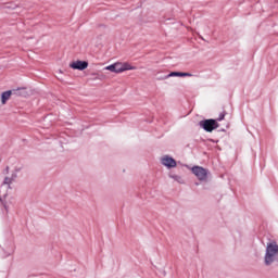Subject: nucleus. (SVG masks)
Segmentation results:
<instances>
[{"instance_id": "6e6552de", "label": "nucleus", "mask_w": 278, "mask_h": 278, "mask_svg": "<svg viewBox=\"0 0 278 278\" xmlns=\"http://www.w3.org/2000/svg\"><path fill=\"white\" fill-rule=\"evenodd\" d=\"M10 97H12L11 90L2 92V96H1L2 105H5V103H8V100L10 99Z\"/></svg>"}, {"instance_id": "39448f33", "label": "nucleus", "mask_w": 278, "mask_h": 278, "mask_svg": "<svg viewBox=\"0 0 278 278\" xmlns=\"http://www.w3.org/2000/svg\"><path fill=\"white\" fill-rule=\"evenodd\" d=\"M70 68L74 71H86V68H88V61H74L70 63Z\"/></svg>"}, {"instance_id": "7ed1b4c3", "label": "nucleus", "mask_w": 278, "mask_h": 278, "mask_svg": "<svg viewBox=\"0 0 278 278\" xmlns=\"http://www.w3.org/2000/svg\"><path fill=\"white\" fill-rule=\"evenodd\" d=\"M192 173L198 177L200 181H205L207 179V169L201 167V166H194L192 167Z\"/></svg>"}, {"instance_id": "f257e3e1", "label": "nucleus", "mask_w": 278, "mask_h": 278, "mask_svg": "<svg viewBox=\"0 0 278 278\" xmlns=\"http://www.w3.org/2000/svg\"><path fill=\"white\" fill-rule=\"evenodd\" d=\"M278 255V245L277 243H268L266 248L265 254V264L266 266H270L273 262H275V257Z\"/></svg>"}, {"instance_id": "f03ea898", "label": "nucleus", "mask_w": 278, "mask_h": 278, "mask_svg": "<svg viewBox=\"0 0 278 278\" xmlns=\"http://www.w3.org/2000/svg\"><path fill=\"white\" fill-rule=\"evenodd\" d=\"M200 127L204 129V131H208V134H212L214 129H218L220 125H218V122L216 119H204L200 122Z\"/></svg>"}, {"instance_id": "20e7f679", "label": "nucleus", "mask_w": 278, "mask_h": 278, "mask_svg": "<svg viewBox=\"0 0 278 278\" xmlns=\"http://www.w3.org/2000/svg\"><path fill=\"white\" fill-rule=\"evenodd\" d=\"M115 68L118 73H125V71H136V66H132L131 64H129L128 62H116L115 63Z\"/></svg>"}, {"instance_id": "f8f14e48", "label": "nucleus", "mask_w": 278, "mask_h": 278, "mask_svg": "<svg viewBox=\"0 0 278 278\" xmlns=\"http://www.w3.org/2000/svg\"><path fill=\"white\" fill-rule=\"evenodd\" d=\"M225 119V113H222L220 115H219V117L217 118V121H224Z\"/></svg>"}, {"instance_id": "9d476101", "label": "nucleus", "mask_w": 278, "mask_h": 278, "mask_svg": "<svg viewBox=\"0 0 278 278\" xmlns=\"http://www.w3.org/2000/svg\"><path fill=\"white\" fill-rule=\"evenodd\" d=\"M104 71H110L111 73H116L117 74L116 63L108 65L106 67H104Z\"/></svg>"}, {"instance_id": "423d86ee", "label": "nucleus", "mask_w": 278, "mask_h": 278, "mask_svg": "<svg viewBox=\"0 0 278 278\" xmlns=\"http://www.w3.org/2000/svg\"><path fill=\"white\" fill-rule=\"evenodd\" d=\"M161 163L163 164V166H166L167 168H175L177 167V161H175V159L166 155L163 156L161 160Z\"/></svg>"}, {"instance_id": "1a4fd4ad", "label": "nucleus", "mask_w": 278, "mask_h": 278, "mask_svg": "<svg viewBox=\"0 0 278 278\" xmlns=\"http://www.w3.org/2000/svg\"><path fill=\"white\" fill-rule=\"evenodd\" d=\"M16 179V176H13V177H5L4 180H3V186H9V189H11L12 187V184H14Z\"/></svg>"}, {"instance_id": "9b49d317", "label": "nucleus", "mask_w": 278, "mask_h": 278, "mask_svg": "<svg viewBox=\"0 0 278 278\" xmlns=\"http://www.w3.org/2000/svg\"><path fill=\"white\" fill-rule=\"evenodd\" d=\"M172 177H173V179H175V181H178L179 184H184V178H181V177H179L177 175L172 176Z\"/></svg>"}, {"instance_id": "0eeeda50", "label": "nucleus", "mask_w": 278, "mask_h": 278, "mask_svg": "<svg viewBox=\"0 0 278 278\" xmlns=\"http://www.w3.org/2000/svg\"><path fill=\"white\" fill-rule=\"evenodd\" d=\"M168 77H192V74L182 72H172L166 76L167 79Z\"/></svg>"}]
</instances>
